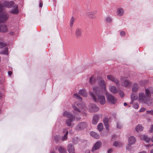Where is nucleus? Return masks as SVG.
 <instances>
[{
	"mask_svg": "<svg viewBox=\"0 0 153 153\" xmlns=\"http://www.w3.org/2000/svg\"><path fill=\"white\" fill-rule=\"evenodd\" d=\"M99 117L97 115H95L92 121V123L94 125L96 124L99 121Z\"/></svg>",
	"mask_w": 153,
	"mask_h": 153,
	"instance_id": "f3484780",
	"label": "nucleus"
},
{
	"mask_svg": "<svg viewBox=\"0 0 153 153\" xmlns=\"http://www.w3.org/2000/svg\"><path fill=\"white\" fill-rule=\"evenodd\" d=\"M63 116L68 118L65 121L66 124L69 126L73 127L74 125V124L72 123L73 121L75 120H79L81 119V117H75L71 113L68 111H65L63 114Z\"/></svg>",
	"mask_w": 153,
	"mask_h": 153,
	"instance_id": "7ed1b4c3",
	"label": "nucleus"
},
{
	"mask_svg": "<svg viewBox=\"0 0 153 153\" xmlns=\"http://www.w3.org/2000/svg\"><path fill=\"white\" fill-rule=\"evenodd\" d=\"M104 125L106 129L108 130H109V127L108 124H107L106 125L104 124Z\"/></svg>",
	"mask_w": 153,
	"mask_h": 153,
	"instance_id": "49530a36",
	"label": "nucleus"
},
{
	"mask_svg": "<svg viewBox=\"0 0 153 153\" xmlns=\"http://www.w3.org/2000/svg\"><path fill=\"white\" fill-rule=\"evenodd\" d=\"M74 95L76 97V98L77 99L79 100L80 102L82 101V98L81 97H80L79 96L78 94H76V93H75L74 94Z\"/></svg>",
	"mask_w": 153,
	"mask_h": 153,
	"instance_id": "c9c22d12",
	"label": "nucleus"
},
{
	"mask_svg": "<svg viewBox=\"0 0 153 153\" xmlns=\"http://www.w3.org/2000/svg\"><path fill=\"white\" fill-rule=\"evenodd\" d=\"M67 150L69 153H75L74 147L72 143L69 144L68 146Z\"/></svg>",
	"mask_w": 153,
	"mask_h": 153,
	"instance_id": "4468645a",
	"label": "nucleus"
},
{
	"mask_svg": "<svg viewBox=\"0 0 153 153\" xmlns=\"http://www.w3.org/2000/svg\"><path fill=\"white\" fill-rule=\"evenodd\" d=\"M78 94L81 96L83 97H86L87 96V94L85 90L84 89H82L79 91Z\"/></svg>",
	"mask_w": 153,
	"mask_h": 153,
	"instance_id": "393cba45",
	"label": "nucleus"
},
{
	"mask_svg": "<svg viewBox=\"0 0 153 153\" xmlns=\"http://www.w3.org/2000/svg\"><path fill=\"white\" fill-rule=\"evenodd\" d=\"M120 34L121 36H124L125 35V32L123 31H121L120 32Z\"/></svg>",
	"mask_w": 153,
	"mask_h": 153,
	"instance_id": "c03bdc74",
	"label": "nucleus"
},
{
	"mask_svg": "<svg viewBox=\"0 0 153 153\" xmlns=\"http://www.w3.org/2000/svg\"><path fill=\"white\" fill-rule=\"evenodd\" d=\"M43 3L42 1H40L39 2V7H42V6Z\"/></svg>",
	"mask_w": 153,
	"mask_h": 153,
	"instance_id": "8fccbe9b",
	"label": "nucleus"
},
{
	"mask_svg": "<svg viewBox=\"0 0 153 153\" xmlns=\"http://www.w3.org/2000/svg\"><path fill=\"white\" fill-rule=\"evenodd\" d=\"M105 21L106 23H110L112 22V19L110 17H107L105 18Z\"/></svg>",
	"mask_w": 153,
	"mask_h": 153,
	"instance_id": "72a5a7b5",
	"label": "nucleus"
},
{
	"mask_svg": "<svg viewBox=\"0 0 153 153\" xmlns=\"http://www.w3.org/2000/svg\"><path fill=\"white\" fill-rule=\"evenodd\" d=\"M74 112L76 114H79L81 112L82 105L80 103L75 102L72 105Z\"/></svg>",
	"mask_w": 153,
	"mask_h": 153,
	"instance_id": "20e7f679",
	"label": "nucleus"
},
{
	"mask_svg": "<svg viewBox=\"0 0 153 153\" xmlns=\"http://www.w3.org/2000/svg\"><path fill=\"white\" fill-rule=\"evenodd\" d=\"M131 101L130 102V104H132L134 101L136 100L137 98V96L134 93H132L131 95Z\"/></svg>",
	"mask_w": 153,
	"mask_h": 153,
	"instance_id": "aec40b11",
	"label": "nucleus"
},
{
	"mask_svg": "<svg viewBox=\"0 0 153 153\" xmlns=\"http://www.w3.org/2000/svg\"><path fill=\"white\" fill-rule=\"evenodd\" d=\"M90 135L96 139H98L100 137L99 134L94 131H91L90 133Z\"/></svg>",
	"mask_w": 153,
	"mask_h": 153,
	"instance_id": "412c9836",
	"label": "nucleus"
},
{
	"mask_svg": "<svg viewBox=\"0 0 153 153\" xmlns=\"http://www.w3.org/2000/svg\"><path fill=\"white\" fill-rule=\"evenodd\" d=\"M109 89L110 91L113 94H116L118 91V90L114 86H110L109 87Z\"/></svg>",
	"mask_w": 153,
	"mask_h": 153,
	"instance_id": "dca6fc26",
	"label": "nucleus"
},
{
	"mask_svg": "<svg viewBox=\"0 0 153 153\" xmlns=\"http://www.w3.org/2000/svg\"><path fill=\"white\" fill-rule=\"evenodd\" d=\"M7 45V44L6 43L0 42V48H2Z\"/></svg>",
	"mask_w": 153,
	"mask_h": 153,
	"instance_id": "e433bc0d",
	"label": "nucleus"
},
{
	"mask_svg": "<svg viewBox=\"0 0 153 153\" xmlns=\"http://www.w3.org/2000/svg\"><path fill=\"white\" fill-rule=\"evenodd\" d=\"M133 107L135 109H137L139 107V105L137 103H134L133 105Z\"/></svg>",
	"mask_w": 153,
	"mask_h": 153,
	"instance_id": "ea45409f",
	"label": "nucleus"
},
{
	"mask_svg": "<svg viewBox=\"0 0 153 153\" xmlns=\"http://www.w3.org/2000/svg\"><path fill=\"white\" fill-rule=\"evenodd\" d=\"M9 15L6 13H3L0 14V22H3L8 18Z\"/></svg>",
	"mask_w": 153,
	"mask_h": 153,
	"instance_id": "f8f14e48",
	"label": "nucleus"
},
{
	"mask_svg": "<svg viewBox=\"0 0 153 153\" xmlns=\"http://www.w3.org/2000/svg\"><path fill=\"white\" fill-rule=\"evenodd\" d=\"M8 74L9 76H10L12 74V72L11 71H8Z\"/></svg>",
	"mask_w": 153,
	"mask_h": 153,
	"instance_id": "603ef678",
	"label": "nucleus"
},
{
	"mask_svg": "<svg viewBox=\"0 0 153 153\" xmlns=\"http://www.w3.org/2000/svg\"><path fill=\"white\" fill-rule=\"evenodd\" d=\"M75 21V19L73 17H72L70 21V26L72 27L73 26L74 23Z\"/></svg>",
	"mask_w": 153,
	"mask_h": 153,
	"instance_id": "473e14b6",
	"label": "nucleus"
},
{
	"mask_svg": "<svg viewBox=\"0 0 153 153\" xmlns=\"http://www.w3.org/2000/svg\"><path fill=\"white\" fill-rule=\"evenodd\" d=\"M65 132L66 133L62 138V140L63 141L66 140L67 138V135L68 134V131L66 129H65L63 130V133H65Z\"/></svg>",
	"mask_w": 153,
	"mask_h": 153,
	"instance_id": "a878e982",
	"label": "nucleus"
},
{
	"mask_svg": "<svg viewBox=\"0 0 153 153\" xmlns=\"http://www.w3.org/2000/svg\"><path fill=\"white\" fill-rule=\"evenodd\" d=\"M119 94L121 97L123 98L124 97V94L123 91H120Z\"/></svg>",
	"mask_w": 153,
	"mask_h": 153,
	"instance_id": "a19ab883",
	"label": "nucleus"
},
{
	"mask_svg": "<svg viewBox=\"0 0 153 153\" xmlns=\"http://www.w3.org/2000/svg\"><path fill=\"white\" fill-rule=\"evenodd\" d=\"M95 14H93L92 15H91V16L89 17L90 18L93 19H94L96 18V16L94 15Z\"/></svg>",
	"mask_w": 153,
	"mask_h": 153,
	"instance_id": "a18cd8bd",
	"label": "nucleus"
},
{
	"mask_svg": "<svg viewBox=\"0 0 153 153\" xmlns=\"http://www.w3.org/2000/svg\"><path fill=\"white\" fill-rule=\"evenodd\" d=\"M151 93H153V91H151Z\"/></svg>",
	"mask_w": 153,
	"mask_h": 153,
	"instance_id": "e2e57ef3",
	"label": "nucleus"
},
{
	"mask_svg": "<svg viewBox=\"0 0 153 153\" xmlns=\"http://www.w3.org/2000/svg\"><path fill=\"white\" fill-rule=\"evenodd\" d=\"M151 140H152V142H153V136H152V138Z\"/></svg>",
	"mask_w": 153,
	"mask_h": 153,
	"instance_id": "bf43d9fd",
	"label": "nucleus"
},
{
	"mask_svg": "<svg viewBox=\"0 0 153 153\" xmlns=\"http://www.w3.org/2000/svg\"><path fill=\"white\" fill-rule=\"evenodd\" d=\"M139 86L137 84L134 83L132 86V90L134 92H137L139 88Z\"/></svg>",
	"mask_w": 153,
	"mask_h": 153,
	"instance_id": "b1692460",
	"label": "nucleus"
},
{
	"mask_svg": "<svg viewBox=\"0 0 153 153\" xmlns=\"http://www.w3.org/2000/svg\"><path fill=\"white\" fill-rule=\"evenodd\" d=\"M113 145L115 147H119L121 146L122 144L119 142L117 141H115L113 143Z\"/></svg>",
	"mask_w": 153,
	"mask_h": 153,
	"instance_id": "2f4dec72",
	"label": "nucleus"
},
{
	"mask_svg": "<svg viewBox=\"0 0 153 153\" xmlns=\"http://www.w3.org/2000/svg\"><path fill=\"white\" fill-rule=\"evenodd\" d=\"M108 119L107 118H105L103 119V123L104 124H108Z\"/></svg>",
	"mask_w": 153,
	"mask_h": 153,
	"instance_id": "58836bf2",
	"label": "nucleus"
},
{
	"mask_svg": "<svg viewBox=\"0 0 153 153\" xmlns=\"http://www.w3.org/2000/svg\"><path fill=\"white\" fill-rule=\"evenodd\" d=\"M2 97V94L1 93H0V98L1 97Z\"/></svg>",
	"mask_w": 153,
	"mask_h": 153,
	"instance_id": "052dcab7",
	"label": "nucleus"
},
{
	"mask_svg": "<svg viewBox=\"0 0 153 153\" xmlns=\"http://www.w3.org/2000/svg\"><path fill=\"white\" fill-rule=\"evenodd\" d=\"M95 79L94 78V76H92L91 78H90V82L92 84H93L94 82H95Z\"/></svg>",
	"mask_w": 153,
	"mask_h": 153,
	"instance_id": "4c0bfd02",
	"label": "nucleus"
},
{
	"mask_svg": "<svg viewBox=\"0 0 153 153\" xmlns=\"http://www.w3.org/2000/svg\"><path fill=\"white\" fill-rule=\"evenodd\" d=\"M99 85L100 87L101 88V90L100 88H99L100 90L101 91V92H106V83L103 80H101L100 81Z\"/></svg>",
	"mask_w": 153,
	"mask_h": 153,
	"instance_id": "9d476101",
	"label": "nucleus"
},
{
	"mask_svg": "<svg viewBox=\"0 0 153 153\" xmlns=\"http://www.w3.org/2000/svg\"><path fill=\"white\" fill-rule=\"evenodd\" d=\"M93 91L90 92V96L95 102H98L101 105H104L106 102L105 97L102 95L105 92H101L98 87L95 86L93 88Z\"/></svg>",
	"mask_w": 153,
	"mask_h": 153,
	"instance_id": "f257e3e1",
	"label": "nucleus"
},
{
	"mask_svg": "<svg viewBox=\"0 0 153 153\" xmlns=\"http://www.w3.org/2000/svg\"><path fill=\"white\" fill-rule=\"evenodd\" d=\"M152 100H153V99H149V100H148L147 99V101H149V102H152Z\"/></svg>",
	"mask_w": 153,
	"mask_h": 153,
	"instance_id": "864d4df0",
	"label": "nucleus"
},
{
	"mask_svg": "<svg viewBox=\"0 0 153 153\" xmlns=\"http://www.w3.org/2000/svg\"><path fill=\"white\" fill-rule=\"evenodd\" d=\"M150 132L152 133L153 132V125H152L151 127L149 130Z\"/></svg>",
	"mask_w": 153,
	"mask_h": 153,
	"instance_id": "de8ad7c7",
	"label": "nucleus"
},
{
	"mask_svg": "<svg viewBox=\"0 0 153 153\" xmlns=\"http://www.w3.org/2000/svg\"><path fill=\"white\" fill-rule=\"evenodd\" d=\"M122 85L124 87H127L130 84V82L127 79V78L124 77H121V78Z\"/></svg>",
	"mask_w": 153,
	"mask_h": 153,
	"instance_id": "9b49d317",
	"label": "nucleus"
},
{
	"mask_svg": "<svg viewBox=\"0 0 153 153\" xmlns=\"http://www.w3.org/2000/svg\"><path fill=\"white\" fill-rule=\"evenodd\" d=\"M102 145V143L101 142H97L95 143L94 145L92 150L91 151L93 152H94L95 151L98 149Z\"/></svg>",
	"mask_w": 153,
	"mask_h": 153,
	"instance_id": "ddd939ff",
	"label": "nucleus"
},
{
	"mask_svg": "<svg viewBox=\"0 0 153 153\" xmlns=\"http://www.w3.org/2000/svg\"><path fill=\"white\" fill-rule=\"evenodd\" d=\"M87 126V124L85 122H82L79 123L76 127L77 130H81L85 128Z\"/></svg>",
	"mask_w": 153,
	"mask_h": 153,
	"instance_id": "6e6552de",
	"label": "nucleus"
},
{
	"mask_svg": "<svg viewBox=\"0 0 153 153\" xmlns=\"http://www.w3.org/2000/svg\"><path fill=\"white\" fill-rule=\"evenodd\" d=\"M136 141V140L134 137L132 136H130L128 139V144L126 147V149L129 150L130 149L131 146L134 144Z\"/></svg>",
	"mask_w": 153,
	"mask_h": 153,
	"instance_id": "423d86ee",
	"label": "nucleus"
},
{
	"mask_svg": "<svg viewBox=\"0 0 153 153\" xmlns=\"http://www.w3.org/2000/svg\"><path fill=\"white\" fill-rule=\"evenodd\" d=\"M124 105L125 106H126L127 105V104L126 102H124Z\"/></svg>",
	"mask_w": 153,
	"mask_h": 153,
	"instance_id": "6e6d98bb",
	"label": "nucleus"
},
{
	"mask_svg": "<svg viewBox=\"0 0 153 153\" xmlns=\"http://www.w3.org/2000/svg\"><path fill=\"white\" fill-rule=\"evenodd\" d=\"M107 78L108 79L114 82L117 86H120V82L119 80L112 75H108Z\"/></svg>",
	"mask_w": 153,
	"mask_h": 153,
	"instance_id": "0eeeda50",
	"label": "nucleus"
},
{
	"mask_svg": "<svg viewBox=\"0 0 153 153\" xmlns=\"http://www.w3.org/2000/svg\"><path fill=\"white\" fill-rule=\"evenodd\" d=\"M112 151V149H109L108 150L107 152L108 153H110Z\"/></svg>",
	"mask_w": 153,
	"mask_h": 153,
	"instance_id": "3c124183",
	"label": "nucleus"
},
{
	"mask_svg": "<svg viewBox=\"0 0 153 153\" xmlns=\"http://www.w3.org/2000/svg\"><path fill=\"white\" fill-rule=\"evenodd\" d=\"M151 146V145H147V146Z\"/></svg>",
	"mask_w": 153,
	"mask_h": 153,
	"instance_id": "680f3d73",
	"label": "nucleus"
},
{
	"mask_svg": "<svg viewBox=\"0 0 153 153\" xmlns=\"http://www.w3.org/2000/svg\"><path fill=\"white\" fill-rule=\"evenodd\" d=\"M13 9L11 10V12L12 14H17L18 13V6L17 5H15L13 6Z\"/></svg>",
	"mask_w": 153,
	"mask_h": 153,
	"instance_id": "a211bd4d",
	"label": "nucleus"
},
{
	"mask_svg": "<svg viewBox=\"0 0 153 153\" xmlns=\"http://www.w3.org/2000/svg\"><path fill=\"white\" fill-rule=\"evenodd\" d=\"M148 81L147 80H144L143 81H140L139 82V84L140 85H144L146 84L148 82Z\"/></svg>",
	"mask_w": 153,
	"mask_h": 153,
	"instance_id": "f704fd0d",
	"label": "nucleus"
},
{
	"mask_svg": "<svg viewBox=\"0 0 153 153\" xmlns=\"http://www.w3.org/2000/svg\"><path fill=\"white\" fill-rule=\"evenodd\" d=\"M140 138L142 140L145 141L147 143H149L150 140V138H148L145 135H141L140 136Z\"/></svg>",
	"mask_w": 153,
	"mask_h": 153,
	"instance_id": "4be33fe9",
	"label": "nucleus"
},
{
	"mask_svg": "<svg viewBox=\"0 0 153 153\" xmlns=\"http://www.w3.org/2000/svg\"><path fill=\"white\" fill-rule=\"evenodd\" d=\"M146 113H149L150 115H153V110H151L150 111L148 110L146 111Z\"/></svg>",
	"mask_w": 153,
	"mask_h": 153,
	"instance_id": "79ce46f5",
	"label": "nucleus"
},
{
	"mask_svg": "<svg viewBox=\"0 0 153 153\" xmlns=\"http://www.w3.org/2000/svg\"><path fill=\"white\" fill-rule=\"evenodd\" d=\"M75 36L76 38H78L82 36V30L79 28H77L75 31Z\"/></svg>",
	"mask_w": 153,
	"mask_h": 153,
	"instance_id": "2eb2a0df",
	"label": "nucleus"
},
{
	"mask_svg": "<svg viewBox=\"0 0 153 153\" xmlns=\"http://www.w3.org/2000/svg\"><path fill=\"white\" fill-rule=\"evenodd\" d=\"M145 91L146 96H145L143 93H139L138 100L140 102L146 103L149 106L152 105H153V100H152L151 102H150L149 101H147L148 97L151 96V92L148 89H146Z\"/></svg>",
	"mask_w": 153,
	"mask_h": 153,
	"instance_id": "f03ea898",
	"label": "nucleus"
},
{
	"mask_svg": "<svg viewBox=\"0 0 153 153\" xmlns=\"http://www.w3.org/2000/svg\"><path fill=\"white\" fill-rule=\"evenodd\" d=\"M144 128L141 124L138 125L136 127L135 130L137 132H141L143 130Z\"/></svg>",
	"mask_w": 153,
	"mask_h": 153,
	"instance_id": "5701e85b",
	"label": "nucleus"
},
{
	"mask_svg": "<svg viewBox=\"0 0 153 153\" xmlns=\"http://www.w3.org/2000/svg\"><path fill=\"white\" fill-rule=\"evenodd\" d=\"M50 153H55V152L54 151H52L50 152Z\"/></svg>",
	"mask_w": 153,
	"mask_h": 153,
	"instance_id": "13d9d810",
	"label": "nucleus"
},
{
	"mask_svg": "<svg viewBox=\"0 0 153 153\" xmlns=\"http://www.w3.org/2000/svg\"><path fill=\"white\" fill-rule=\"evenodd\" d=\"M117 128H120L122 127V125L120 123H117Z\"/></svg>",
	"mask_w": 153,
	"mask_h": 153,
	"instance_id": "37998d69",
	"label": "nucleus"
},
{
	"mask_svg": "<svg viewBox=\"0 0 153 153\" xmlns=\"http://www.w3.org/2000/svg\"><path fill=\"white\" fill-rule=\"evenodd\" d=\"M150 153H153V149H152L150 151Z\"/></svg>",
	"mask_w": 153,
	"mask_h": 153,
	"instance_id": "4d7b16f0",
	"label": "nucleus"
},
{
	"mask_svg": "<svg viewBox=\"0 0 153 153\" xmlns=\"http://www.w3.org/2000/svg\"><path fill=\"white\" fill-rule=\"evenodd\" d=\"M58 150L59 153H66V150L64 148L59 146L58 147Z\"/></svg>",
	"mask_w": 153,
	"mask_h": 153,
	"instance_id": "bb28decb",
	"label": "nucleus"
},
{
	"mask_svg": "<svg viewBox=\"0 0 153 153\" xmlns=\"http://www.w3.org/2000/svg\"><path fill=\"white\" fill-rule=\"evenodd\" d=\"M13 34L14 33L12 31H11L10 32V34L11 35H13Z\"/></svg>",
	"mask_w": 153,
	"mask_h": 153,
	"instance_id": "5fc2aeb1",
	"label": "nucleus"
},
{
	"mask_svg": "<svg viewBox=\"0 0 153 153\" xmlns=\"http://www.w3.org/2000/svg\"><path fill=\"white\" fill-rule=\"evenodd\" d=\"M106 97L108 101L111 104H114L117 102V99L111 94H108Z\"/></svg>",
	"mask_w": 153,
	"mask_h": 153,
	"instance_id": "39448f33",
	"label": "nucleus"
},
{
	"mask_svg": "<svg viewBox=\"0 0 153 153\" xmlns=\"http://www.w3.org/2000/svg\"><path fill=\"white\" fill-rule=\"evenodd\" d=\"M97 13V11H96L88 12L86 13L87 16L89 17L93 14H96Z\"/></svg>",
	"mask_w": 153,
	"mask_h": 153,
	"instance_id": "7c9ffc66",
	"label": "nucleus"
},
{
	"mask_svg": "<svg viewBox=\"0 0 153 153\" xmlns=\"http://www.w3.org/2000/svg\"><path fill=\"white\" fill-rule=\"evenodd\" d=\"M0 53L1 54H7L8 53L7 48H4L3 50L0 51Z\"/></svg>",
	"mask_w": 153,
	"mask_h": 153,
	"instance_id": "c85d7f7f",
	"label": "nucleus"
},
{
	"mask_svg": "<svg viewBox=\"0 0 153 153\" xmlns=\"http://www.w3.org/2000/svg\"><path fill=\"white\" fill-rule=\"evenodd\" d=\"M146 110V109L145 108H142L140 109V112H143L145 111Z\"/></svg>",
	"mask_w": 153,
	"mask_h": 153,
	"instance_id": "09e8293b",
	"label": "nucleus"
},
{
	"mask_svg": "<svg viewBox=\"0 0 153 153\" xmlns=\"http://www.w3.org/2000/svg\"><path fill=\"white\" fill-rule=\"evenodd\" d=\"M7 29L6 26L5 25H1L0 24V31L4 33L7 32Z\"/></svg>",
	"mask_w": 153,
	"mask_h": 153,
	"instance_id": "6ab92c4d",
	"label": "nucleus"
},
{
	"mask_svg": "<svg viewBox=\"0 0 153 153\" xmlns=\"http://www.w3.org/2000/svg\"><path fill=\"white\" fill-rule=\"evenodd\" d=\"M88 110L90 112H94L98 111L99 108L95 104H92L89 105Z\"/></svg>",
	"mask_w": 153,
	"mask_h": 153,
	"instance_id": "1a4fd4ad",
	"label": "nucleus"
},
{
	"mask_svg": "<svg viewBox=\"0 0 153 153\" xmlns=\"http://www.w3.org/2000/svg\"><path fill=\"white\" fill-rule=\"evenodd\" d=\"M103 128V125L102 123H99L97 126V129L100 131H101Z\"/></svg>",
	"mask_w": 153,
	"mask_h": 153,
	"instance_id": "c756f323",
	"label": "nucleus"
},
{
	"mask_svg": "<svg viewBox=\"0 0 153 153\" xmlns=\"http://www.w3.org/2000/svg\"><path fill=\"white\" fill-rule=\"evenodd\" d=\"M117 14L120 16H122L124 13V10L122 8H119L117 10Z\"/></svg>",
	"mask_w": 153,
	"mask_h": 153,
	"instance_id": "cd10ccee",
	"label": "nucleus"
}]
</instances>
